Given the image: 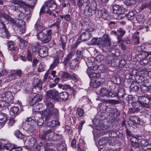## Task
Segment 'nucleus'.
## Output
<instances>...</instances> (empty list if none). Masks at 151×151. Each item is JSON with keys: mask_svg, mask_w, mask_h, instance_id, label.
Instances as JSON below:
<instances>
[{"mask_svg": "<svg viewBox=\"0 0 151 151\" xmlns=\"http://www.w3.org/2000/svg\"><path fill=\"white\" fill-rule=\"evenodd\" d=\"M46 109L44 113L45 116L46 121H48L50 118L53 117L57 119L59 114V110L54 108V104L48 100L45 103Z\"/></svg>", "mask_w": 151, "mask_h": 151, "instance_id": "obj_1", "label": "nucleus"}, {"mask_svg": "<svg viewBox=\"0 0 151 151\" xmlns=\"http://www.w3.org/2000/svg\"><path fill=\"white\" fill-rule=\"evenodd\" d=\"M52 32L51 29L47 30L46 34L43 31L37 32L36 36L37 39L41 41L42 43H47L51 40Z\"/></svg>", "mask_w": 151, "mask_h": 151, "instance_id": "obj_2", "label": "nucleus"}, {"mask_svg": "<svg viewBox=\"0 0 151 151\" xmlns=\"http://www.w3.org/2000/svg\"><path fill=\"white\" fill-rule=\"evenodd\" d=\"M25 148L24 147H22L18 146L15 145L11 144L10 143L8 142L7 143L4 144L1 146V150H5L9 151H11L13 150H15V151H21L24 150V149Z\"/></svg>", "mask_w": 151, "mask_h": 151, "instance_id": "obj_3", "label": "nucleus"}, {"mask_svg": "<svg viewBox=\"0 0 151 151\" xmlns=\"http://www.w3.org/2000/svg\"><path fill=\"white\" fill-rule=\"evenodd\" d=\"M59 95L58 91L55 89L50 90L47 92L46 98L47 99L49 98L52 99L54 100L55 101H59V100L57 97Z\"/></svg>", "mask_w": 151, "mask_h": 151, "instance_id": "obj_4", "label": "nucleus"}, {"mask_svg": "<svg viewBox=\"0 0 151 151\" xmlns=\"http://www.w3.org/2000/svg\"><path fill=\"white\" fill-rule=\"evenodd\" d=\"M25 126L27 130L31 132L34 131L35 129V122L34 119L31 117H28L25 120Z\"/></svg>", "mask_w": 151, "mask_h": 151, "instance_id": "obj_5", "label": "nucleus"}, {"mask_svg": "<svg viewBox=\"0 0 151 151\" xmlns=\"http://www.w3.org/2000/svg\"><path fill=\"white\" fill-rule=\"evenodd\" d=\"M102 42L101 47L103 50L104 48L106 49H109L111 47V42L109 36L107 35H105L102 37Z\"/></svg>", "mask_w": 151, "mask_h": 151, "instance_id": "obj_6", "label": "nucleus"}, {"mask_svg": "<svg viewBox=\"0 0 151 151\" xmlns=\"http://www.w3.org/2000/svg\"><path fill=\"white\" fill-rule=\"evenodd\" d=\"M110 60L108 61L109 63H111L112 66L114 67H121L124 65L125 63L124 60H122L121 61L117 58H113L111 57H109Z\"/></svg>", "mask_w": 151, "mask_h": 151, "instance_id": "obj_7", "label": "nucleus"}, {"mask_svg": "<svg viewBox=\"0 0 151 151\" xmlns=\"http://www.w3.org/2000/svg\"><path fill=\"white\" fill-rule=\"evenodd\" d=\"M113 129L109 132V136L111 137L121 138L123 137V134L118 131V127L113 126Z\"/></svg>", "mask_w": 151, "mask_h": 151, "instance_id": "obj_8", "label": "nucleus"}, {"mask_svg": "<svg viewBox=\"0 0 151 151\" xmlns=\"http://www.w3.org/2000/svg\"><path fill=\"white\" fill-rule=\"evenodd\" d=\"M138 102L141 107L147 108L148 107V103L150 100L148 98L145 96H140L139 97Z\"/></svg>", "mask_w": 151, "mask_h": 151, "instance_id": "obj_9", "label": "nucleus"}, {"mask_svg": "<svg viewBox=\"0 0 151 151\" xmlns=\"http://www.w3.org/2000/svg\"><path fill=\"white\" fill-rule=\"evenodd\" d=\"M45 6H46L47 9L50 11H54L56 10L57 6L56 3L53 1H49L44 3Z\"/></svg>", "mask_w": 151, "mask_h": 151, "instance_id": "obj_10", "label": "nucleus"}, {"mask_svg": "<svg viewBox=\"0 0 151 151\" xmlns=\"http://www.w3.org/2000/svg\"><path fill=\"white\" fill-rule=\"evenodd\" d=\"M130 120L131 121V124L133 128H137V125L140 124V119L137 116H132L129 118Z\"/></svg>", "mask_w": 151, "mask_h": 151, "instance_id": "obj_11", "label": "nucleus"}, {"mask_svg": "<svg viewBox=\"0 0 151 151\" xmlns=\"http://www.w3.org/2000/svg\"><path fill=\"white\" fill-rule=\"evenodd\" d=\"M48 49L46 47H40L38 51L39 55L41 58L47 56L48 54Z\"/></svg>", "mask_w": 151, "mask_h": 151, "instance_id": "obj_12", "label": "nucleus"}, {"mask_svg": "<svg viewBox=\"0 0 151 151\" xmlns=\"http://www.w3.org/2000/svg\"><path fill=\"white\" fill-rule=\"evenodd\" d=\"M25 24V22L23 20L21 19L17 20L16 25L18 27V29L17 30L19 31V34H22L24 32V30L23 29H21L22 27L24 26Z\"/></svg>", "mask_w": 151, "mask_h": 151, "instance_id": "obj_13", "label": "nucleus"}, {"mask_svg": "<svg viewBox=\"0 0 151 151\" xmlns=\"http://www.w3.org/2000/svg\"><path fill=\"white\" fill-rule=\"evenodd\" d=\"M42 99V96L39 94H36L35 96L30 101L29 104L30 106H34L38 103Z\"/></svg>", "mask_w": 151, "mask_h": 151, "instance_id": "obj_14", "label": "nucleus"}, {"mask_svg": "<svg viewBox=\"0 0 151 151\" xmlns=\"http://www.w3.org/2000/svg\"><path fill=\"white\" fill-rule=\"evenodd\" d=\"M113 9L115 14H123L124 12L123 8L119 5H114L113 7Z\"/></svg>", "mask_w": 151, "mask_h": 151, "instance_id": "obj_15", "label": "nucleus"}, {"mask_svg": "<svg viewBox=\"0 0 151 151\" xmlns=\"http://www.w3.org/2000/svg\"><path fill=\"white\" fill-rule=\"evenodd\" d=\"M110 90L105 88H101L99 91V94L101 96L109 97Z\"/></svg>", "mask_w": 151, "mask_h": 151, "instance_id": "obj_16", "label": "nucleus"}, {"mask_svg": "<svg viewBox=\"0 0 151 151\" xmlns=\"http://www.w3.org/2000/svg\"><path fill=\"white\" fill-rule=\"evenodd\" d=\"M76 75L75 74L72 75L67 72H63L62 74L61 77L63 79H71L73 80H76L77 78Z\"/></svg>", "mask_w": 151, "mask_h": 151, "instance_id": "obj_17", "label": "nucleus"}, {"mask_svg": "<svg viewBox=\"0 0 151 151\" xmlns=\"http://www.w3.org/2000/svg\"><path fill=\"white\" fill-rule=\"evenodd\" d=\"M87 73L90 78H98L101 75L99 73L93 72L92 71H91L90 68L87 69Z\"/></svg>", "mask_w": 151, "mask_h": 151, "instance_id": "obj_18", "label": "nucleus"}, {"mask_svg": "<svg viewBox=\"0 0 151 151\" xmlns=\"http://www.w3.org/2000/svg\"><path fill=\"white\" fill-rule=\"evenodd\" d=\"M3 97L5 98V100L8 101L10 103H12L13 100V96L11 92L8 91L5 92L4 94Z\"/></svg>", "mask_w": 151, "mask_h": 151, "instance_id": "obj_19", "label": "nucleus"}, {"mask_svg": "<svg viewBox=\"0 0 151 151\" xmlns=\"http://www.w3.org/2000/svg\"><path fill=\"white\" fill-rule=\"evenodd\" d=\"M60 125V123L58 120H53L47 123L46 126L48 127H53L56 126Z\"/></svg>", "mask_w": 151, "mask_h": 151, "instance_id": "obj_20", "label": "nucleus"}, {"mask_svg": "<svg viewBox=\"0 0 151 151\" xmlns=\"http://www.w3.org/2000/svg\"><path fill=\"white\" fill-rule=\"evenodd\" d=\"M79 62L77 60H73L70 63V68L71 69H74L79 66Z\"/></svg>", "mask_w": 151, "mask_h": 151, "instance_id": "obj_21", "label": "nucleus"}, {"mask_svg": "<svg viewBox=\"0 0 151 151\" xmlns=\"http://www.w3.org/2000/svg\"><path fill=\"white\" fill-rule=\"evenodd\" d=\"M17 77L15 75L13 71L10 73L8 76L6 77V81L9 82L12 80L16 79Z\"/></svg>", "mask_w": 151, "mask_h": 151, "instance_id": "obj_22", "label": "nucleus"}, {"mask_svg": "<svg viewBox=\"0 0 151 151\" xmlns=\"http://www.w3.org/2000/svg\"><path fill=\"white\" fill-rule=\"evenodd\" d=\"M59 96L63 100H67L68 97V94L66 92H63L59 93Z\"/></svg>", "mask_w": 151, "mask_h": 151, "instance_id": "obj_23", "label": "nucleus"}, {"mask_svg": "<svg viewBox=\"0 0 151 151\" xmlns=\"http://www.w3.org/2000/svg\"><path fill=\"white\" fill-rule=\"evenodd\" d=\"M118 96V91L117 88H114L113 90H110L109 97H116Z\"/></svg>", "mask_w": 151, "mask_h": 151, "instance_id": "obj_24", "label": "nucleus"}, {"mask_svg": "<svg viewBox=\"0 0 151 151\" xmlns=\"http://www.w3.org/2000/svg\"><path fill=\"white\" fill-rule=\"evenodd\" d=\"M0 36L2 37L8 38L10 36V34L6 29L0 31Z\"/></svg>", "mask_w": 151, "mask_h": 151, "instance_id": "obj_25", "label": "nucleus"}, {"mask_svg": "<svg viewBox=\"0 0 151 151\" xmlns=\"http://www.w3.org/2000/svg\"><path fill=\"white\" fill-rule=\"evenodd\" d=\"M36 143V139L34 137H30L28 139V143L30 146H34Z\"/></svg>", "mask_w": 151, "mask_h": 151, "instance_id": "obj_26", "label": "nucleus"}, {"mask_svg": "<svg viewBox=\"0 0 151 151\" xmlns=\"http://www.w3.org/2000/svg\"><path fill=\"white\" fill-rule=\"evenodd\" d=\"M136 13V12L135 10H133L131 11H130L127 15L128 19V20H131L133 19Z\"/></svg>", "mask_w": 151, "mask_h": 151, "instance_id": "obj_27", "label": "nucleus"}, {"mask_svg": "<svg viewBox=\"0 0 151 151\" xmlns=\"http://www.w3.org/2000/svg\"><path fill=\"white\" fill-rule=\"evenodd\" d=\"M6 114L3 113L0 116V124H4L6 122L7 117Z\"/></svg>", "mask_w": 151, "mask_h": 151, "instance_id": "obj_28", "label": "nucleus"}, {"mask_svg": "<svg viewBox=\"0 0 151 151\" xmlns=\"http://www.w3.org/2000/svg\"><path fill=\"white\" fill-rule=\"evenodd\" d=\"M59 63L58 58H56L54 60L53 63L50 65L49 69L50 70H52L57 66Z\"/></svg>", "mask_w": 151, "mask_h": 151, "instance_id": "obj_29", "label": "nucleus"}, {"mask_svg": "<svg viewBox=\"0 0 151 151\" xmlns=\"http://www.w3.org/2000/svg\"><path fill=\"white\" fill-rule=\"evenodd\" d=\"M9 106V104L5 100H0V108L6 109Z\"/></svg>", "mask_w": 151, "mask_h": 151, "instance_id": "obj_30", "label": "nucleus"}, {"mask_svg": "<svg viewBox=\"0 0 151 151\" xmlns=\"http://www.w3.org/2000/svg\"><path fill=\"white\" fill-rule=\"evenodd\" d=\"M73 56L72 53H70L65 58L63 62L65 65H67L68 62L72 58Z\"/></svg>", "mask_w": 151, "mask_h": 151, "instance_id": "obj_31", "label": "nucleus"}, {"mask_svg": "<svg viewBox=\"0 0 151 151\" xmlns=\"http://www.w3.org/2000/svg\"><path fill=\"white\" fill-rule=\"evenodd\" d=\"M19 46L21 49H23L24 48L27 46V43L25 40L20 38H19Z\"/></svg>", "mask_w": 151, "mask_h": 151, "instance_id": "obj_32", "label": "nucleus"}, {"mask_svg": "<svg viewBox=\"0 0 151 151\" xmlns=\"http://www.w3.org/2000/svg\"><path fill=\"white\" fill-rule=\"evenodd\" d=\"M101 83L99 81L93 80L90 82V84L92 87L93 88H96L100 86Z\"/></svg>", "mask_w": 151, "mask_h": 151, "instance_id": "obj_33", "label": "nucleus"}, {"mask_svg": "<svg viewBox=\"0 0 151 151\" xmlns=\"http://www.w3.org/2000/svg\"><path fill=\"white\" fill-rule=\"evenodd\" d=\"M46 134H47L49 139L54 141V132H53L51 129H48L46 131Z\"/></svg>", "mask_w": 151, "mask_h": 151, "instance_id": "obj_34", "label": "nucleus"}, {"mask_svg": "<svg viewBox=\"0 0 151 151\" xmlns=\"http://www.w3.org/2000/svg\"><path fill=\"white\" fill-rule=\"evenodd\" d=\"M35 28L37 30V32L43 31L45 29V27L38 24L37 21L35 24Z\"/></svg>", "mask_w": 151, "mask_h": 151, "instance_id": "obj_35", "label": "nucleus"}, {"mask_svg": "<svg viewBox=\"0 0 151 151\" xmlns=\"http://www.w3.org/2000/svg\"><path fill=\"white\" fill-rule=\"evenodd\" d=\"M108 140V138L107 137L102 138L99 142V144L101 146L104 145L107 143Z\"/></svg>", "mask_w": 151, "mask_h": 151, "instance_id": "obj_36", "label": "nucleus"}, {"mask_svg": "<svg viewBox=\"0 0 151 151\" xmlns=\"http://www.w3.org/2000/svg\"><path fill=\"white\" fill-rule=\"evenodd\" d=\"M14 10L17 12H22L23 10L24 9V8L23 6H21L20 5H18L17 6H12Z\"/></svg>", "mask_w": 151, "mask_h": 151, "instance_id": "obj_37", "label": "nucleus"}, {"mask_svg": "<svg viewBox=\"0 0 151 151\" xmlns=\"http://www.w3.org/2000/svg\"><path fill=\"white\" fill-rule=\"evenodd\" d=\"M50 72L49 71H47L45 73L43 81L45 82V81H49L50 80L51 77L49 76Z\"/></svg>", "mask_w": 151, "mask_h": 151, "instance_id": "obj_38", "label": "nucleus"}, {"mask_svg": "<svg viewBox=\"0 0 151 151\" xmlns=\"http://www.w3.org/2000/svg\"><path fill=\"white\" fill-rule=\"evenodd\" d=\"M49 11H48L47 9L46 6H45L44 4L40 9L39 12L40 15L41 14H44V13L47 14V12H48Z\"/></svg>", "mask_w": 151, "mask_h": 151, "instance_id": "obj_39", "label": "nucleus"}, {"mask_svg": "<svg viewBox=\"0 0 151 151\" xmlns=\"http://www.w3.org/2000/svg\"><path fill=\"white\" fill-rule=\"evenodd\" d=\"M14 134L17 138L23 139L24 137V135L19 130H16L14 132Z\"/></svg>", "mask_w": 151, "mask_h": 151, "instance_id": "obj_40", "label": "nucleus"}, {"mask_svg": "<svg viewBox=\"0 0 151 151\" xmlns=\"http://www.w3.org/2000/svg\"><path fill=\"white\" fill-rule=\"evenodd\" d=\"M88 34H86L85 32H83L81 35V39L83 41H87L89 39L88 37Z\"/></svg>", "mask_w": 151, "mask_h": 151, "instance_id": "obj_41", "label": "nucleus"}, {"mask_svg": "<svg viewBox=\"0 0 151 151\" xmlns=\"http://www.w3.org/2000/svg\"><path fill=\"white\" fill-rule=\"evenodd\" d=\"M118 91V96L124 98V95L125 94L124 89L122 88H120Z\"/></svg>", "mask_w": 151, "mask_h": 151, "instance_id": "obj_42", "label": "nucleus"}, {"mask_svg": "<svg viewBox=\"0 0 151 151\" xmlns=\"http://www.w3.org/2000/svg\"><path fill=\"white\" fill-rule=\"evenodd\" d=\"M36 88H38L39 90L42 88V82L40 81L39 79H37L36 83L34 86Z\"/></svg>", "mask_w": 151, "mask_h": 151, "instance_id": "obj_43", "label": "nucleus"}, {"mask_svg": "<svg viewBox=\"0 0 151 151\" xmlns=\"http://www.w3.org/2000/svg\"><path fill=\"white\" fill-rule=\"evenodd\" d=\"M133 40L134 43L135 45H137L140 43L139 36L135 34L133 35Z\"/></svg>", "mask_w": 151, "mask_h": 151, "instance_id": "obj_44", "label": "nucleus"}, {"mask_svg": "<svg viewBox=\"0 0 151 151\" xmlns=\"http://www.w3.org/2000/svg\"><path fill=\"white\" fill-rule=\"evenodd\" d=\"M15 75L19 76V77L22 76V72L21 70H16L13 71Z\"/></svg>", "mask_w": 151, "mask_h": 151, "instance_id": "obj_45", "label": "nucleus"}, {"mask_svg": "<svg viewBox=\"0 0 151 151\" xmlns=\"http://www.w3.org/2000/svg\"><path fill=\"white\" fill-rule=\"evenodd\" d=\"M106 103L110 104H116L119 103V101L113 99H109L106 100Z\"/></svg>", "mask_w": 151, "mask_h": 151, "instance_id": "obj_46", "label": "nucleus"}, {"mask_svg": "<svg viewBox=\"0 0 151 151\" xmlns=\"http://www.w3.org/2000/svg\"><path fill=\"white\" fill-rule=\"evenodd\" d=\"M135 3V0H127L125 2V4L128 6H131L134 4Z\"/></svg>", "mask_w": 151, "mask_h": 151, "instance_id": "obj_47", "label": "nucleus"}, {"mask_svg": "<svg viewBox=\"0 0 151 151\" xmlns=\"http://www.w3.org/2000/svg\"><path fill=\"white\" fill-rule=\"evenodd\" d=\"M60 18L62 19H64L67 21H69L70 20V15L69 14L61 15L60 16Z\"/></svg>", "mask_w": 151, "mask_h": 151, "instance_id": "obj_48", "label": "nucleus"}, {"mask_svg": "<svg viewBox=\"0 0 151 151\" xmlns=\"http://www.w3.org/2000/svg\"><path fill=\"white\" fill-rule=\"evenodd\" d=\"M29 4L28 5V6L29 7L32 8L34 7L36 2L37 1V0H29Z\"/></svg>", "mask_w": 151, "mask_h": 151, "instance_id": "obj_49", "label": "nucleus"}, {"mask_svg": "<svg viewBox=\"0 0 151 151\" xmlns=\"http://www.w3.org/2000/svg\"><path fill=\"white\" fill-rule=\"evenodd\" d=\"M19 110V109L17 106H14L10 108V111L14 114L17 113Z\"/></svg>", "mask_w": 151, "mask_h": 151, "instance_id": "obj_50", "label": "nucleus"}, {"mask_svg": "<svg viewBox=\"0 0 151 151\" xmlns=\"http://www.w3.org/2000/svg\"><path fill=\"white\" fill-rule=\"evenodd\" d=\"M11 2L13 4L18 5L24 4V2L21 0H11Z\"/></svg>", "mask_w": 151, "mask_h": 151, "instance_id": "obj_51", "label": "nucleus"}, {"mask_svg": "<svg viewBox=\"0 0 151 151\" xmlns=\"http://www.w3.org/2000/svg\"><path fill=\"white\" fill-rule=\"evenodd\" d=\"M111 111L114 112L113 114L112 113L111 115L110 114L111 116H116V117H117L119 116L120 113L117 109H112Z\"/></svg>", "mask_w": 151, "mask_h": 151, "instance_id": "obj_52", "label": "nucleus"}, {"mask_svg": "<svg viewBox=\"0 0 151 151\" xmlns=\"http://www.w3.org/2000/svg\"><path fill=\"white\" fill-rule=\"evenodd\" d=\"M27 57L28 60L32 61V55L31 51L29 50H27Z\"/></svg>", "mask_w": 151, "mask_h": 151, "instance_id": "obj_53", "label": "nucleus"}, {"mask_svg": "<svg viewBox=\"0 0 151 151\" xmlns=\"http://www.w3.org/2000/svg\"><path fill=\"white\" fill-rule=\"evenodd\" d=\"M114 83L116 84H119L121 83V79L119 76H114Z\"/></svg>", "mask_w": 151, "mask_h": 151, "instance_id": "obj_54", "label": "nucleus"}, {"mask_svg": "<svg viewBox=\"0 0 151 151\" xmlns=\"http://www.w3.org/2000/svg\"><path fill=\"white\" fill-rule=\"evenodd\" d=\"M37 124L38 125L41 126L42 125L44 122L43 118L42 117L37 118Z\"/></svg>", "mask_w": 151, "mask_h": 151, "instance_id": "obj_55", "label": "nucleus"}, {"mask_svg": "<svg viewBox=\"0 0 151 151\" xmlns=\"http://www.w3.org/2000/svg\"><path fill=\"white\" fill-rule=\"evenodd\" d=\"M104 59V56L101 55H99L96 57V60L98 62L103 61Z\"/></svg>", "mask_w": 151, "mask_h": 151, "instance_id": "obj_56", "label": "nucleus"}, {"mask_svg": "<svg viewBox=\"0 0 151 151\" xmlns=\"http://www.w3.org/2000/svg\"><path fill=\"white\" fill-rule=\"evenodd\" d=\"M84 1L83 0H78L77 2V5L79 8L82 7L84 4Z\"/></svg>", "mask_w": 151, "mask_h": 151, "instance_id": "obj_57", "label": "nucleus"}, {"mask_svg": "<svg viewBox=\"0 0 151 151\" xmlns=\"http://www.w3.org/2000/svg\"><path fill=\"white\" fill-rule=\"evenodd\" d=\"M77 111L79 116L80 117H82L84 114L83 110L81 108H78L77 109Z\"/></svg>", "mask_w": 151, "mask_h": 151, "instance_id": "obj_58", "label": "nucleus"}, {"mask_svg": "<svg viewBox=\"0 0 151 151\" xmlns=\"http://www.w3.org/2000/svg\"><path fill=\"white\" fill-rule=\"evenodd\" d=\"M98 68V70L101 73H104L105 71V68L104 65L103 64L99 65Z\"/></svg>", "mask_w": 151, "mask_h": 151, "instance_id": "obj_59", "label": "nucleus"}, {"mask_svg": "<svg viewBox=\"0 0 151 151\" xmlns=\"http://www.w3.org/2000/svg\"><path fill=\"white\" fill-rule=\"evenodd\" d=\"M57 58H58L59 59V57H61L63 58V57L64 52L63 51L61 50H60L58 51L57 52Z\"/></svg>", "mask_w": 151, "mask_h": 151, "instance_id": "obj_60", "label": "nucleus"}, {"mask_svg": "<svg viewBox=\"0 0 151 151\" xmlns=\"http://www.w3.org/2000/svg\"><path fill=\"white\" fill-rule=\"evenodd\" d=\"M46 133V131H44L43 134L39 135V137L43 140H45L46 138V136L47 135V134Z\"/></svg>", "mask_w": 151, "mask_h": 151, "instance_id": "obj_61", "label": "nucleus"}, {"mask_svg": "<svg viewBox=\"0 0 151 151\" xmlns=\"http://www.w3.org/2000/svg\"><path fill=\"white\" fill-rule=\"evenodd\" d=\"M117 32L118 33H119L120 34L119 35H121L123 36H124L125 33V31L123 29H122V28H119L117 30Z\"/></svg>", "mask_w": 151, "mask_h": 151, "instance_id": "obj_62", "label": "nucleus"}, {"mask_svg": "<svg viewBox=\"0 0 151 151\" xmlns=\"http://www.w3.org/2000/svg\"><path fill=\"white\" fill-rule=\"evenodd\" d=\"M42 105L40 104H39V103L36 104V105L35 106L33 107V109L36 111H38L41 108V106Z\"/></svg>", "mask_w": 151, "mask_h": 151, "instance_id": "obj_63", "label": "nucleus"}, {"mask_svg": "<svg viewBox=\"0 0 151 151\" xmlns=\"http://www.w3.org/2000/svg\"><path fill=\"white\" fill-rule=\"evenodd\" d=\"M88 5L90 7H92V5H94L96 4L95 1L93 0H88L87 1Z\"/></svg>", "mask_w": 151, "mask_h": 151, "instance_id": "obj_64", "label": "nucleus"}]
</instances>
